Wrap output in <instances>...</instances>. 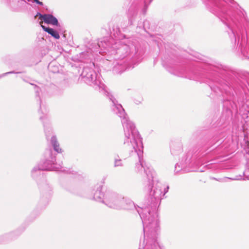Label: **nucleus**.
<instances>
[{
	"instance_id": "nucleus-1",
	"label": "nucleus",
	"mask_w": 249,
	"mask_h": 249,
	"mask_svg": "<svg viewBox=\"0 0 249 249\" xmlns=\"http://www.w3.org/2000/svg\"><path fill=\"white\" fill-rule=\"evenodd\" d=\"M190 59L193 62L188 68V79L207 83L213 91L222 98L220 121L229 120L233 114L248 119L249 73L220 64L207 63L198 53Z\"/></svg>"
},
{
	"instance_id": "nucleus-2",
	"label": "nucleus",
	"mask_w": 249,
	"mask_h": 249,
	"mask_svg": "<svg viewBox=\"0 0 249 249\" xmlns=\"http://www.w3.org/2000/svg\"><path fill=\"white\" fill-rule=\"evenodd\" d=\"M160 188V184H158L155 189L151 190L141 206H136L131 200L124 199L122 209L136 210L142 219L144 232L143 249H159L155 240L160 232L157 211L158 205L161 198Z\"/></svg>"
},
{
	"instance_id": "nucleus-3",
	"label": "nucleus",
	"mask_w": 249,
	"mask_h": 249,
	"mask_svg": "<svg viewBox=\"0 0 249 249\" xmlns=\"http://www.w3.org/2000/svg\"><path fill=\"white\" fill-rule=\"evenodd\" d=\"M121 119L124 134L123 147L130 156H137L139 162L136 163L135 171L140 174H145L149 184H150V182L154 181L155 172L147 167L143 160L142 138L134 124L129 120L127 115Z\"/></svg>"
},
{
	"instance_id": "nucleus-4",
	"label": "nucleus",
	"mask_w": 249,
	"mask_h": 249,
	"mask_svg": "<svg viewBox=\"0 0 249 249\" xmlns=\"http://www.w3.org/2000/svg\"><path fill=\"white\" fill-rule=\"evenodd\" d=\"M110 33V36L101 38L95 47L91 45L88 47L92 52L102 55H113V59H124L130 51L129 46L120 41L125 37V35L122 32Z\"/></svg>"
},
{
	"instance_id": "nucleus-5",
	"label": "nucleus",
	"mask_w": 249,
	"mask_h": 249,
	"mask_svg": "<svg viewBox=\"0 0 249 249\" xmlns=\"http://www.w3.org/2000/svg\"><path fill=\"white\" fill-rule=\"evenodd\" d=\"M239 140V136L238 138L232 136L231 142L228 144L217 136H213L208 142L207 149L198 154L195 162L197 165H202L219 158L226 157L238 148Z\"/></svg>"
},
{
	"instance_id": "nucleus-6",
	"label": "nucleus",
	"mask_w": 249,
	"mask_h": 249,
	"mask_svg": "<svg viewBox=\"0 0 249 249\" xmlns=\"http://www.w3.org/2000/svg\"><path fill=\"white\" fill-rule=\"evenodd\" d=\"M81 80L87 85L92 86L95 90L99 91L108 97L111 103L112 111L120 118L126 115L122 106L118 103L116 99L106 89V86L100 78V75L96 73L92 68L85 67L80 75Z\"/></svg>"
},
{
	"instance_id": "nucleus-7",
	"label": "nucleus",
	"mask_w": 249,
	"mask_h": 249,
	"mask_svg": "<svg viewBox=\"0 0 249 249\" xmlns=\"http://www.w3.org/2000/svg\"><path fill=\"white\" fill-rule=\"evenodd\" d=\"M65 171L62 166V161H56V157L51 149H47L44 154V158L32 171V177L37 180L43 178L44 171Z\"/></svg>"
},
{
	"instance_id": "nucleus-8",
	"label": "nucleus",
	"mask_w": 249,
	"mask_h": 249,
	"mask_svg": "<svg viewBox=\"0 0 249 249\" xmlns=\"http://www.w3.org/2000/svg\"><path fill=\"white\" fill-rule=\"evenodd\" d=\"M111 57H107L105 63L107 66L108 69L112 68V71L114 74H121L126 70L134 68L142 60V54L136 52L134 56L129 62L125 59H114L113 61L110 59Z\"/></svg>"
},
{
	"instance_id": "nucleus-9",
	"label": "nucleus",
	"mask_w": 249,
	"mask_h": 249,
	"mask_svg": "<svg viewBox=\"0 0 249 249\" xmlns=\"http://www.w3.org/2000/svg\"><path fill=\"white\" fill-rule=\"evenodd\" d=\"M231 1V0H213L212 2V12L222 20L225 19L227 24L229 25L235 23L234 18L231 15V12L228 10L226 4Z\"/></svg>"
},
{
	"instance_id": "nucleus-10",
	"label": "nucleus",
	"mask_w": 249,
	"mask_h": 249,
	"mask_svg": "<svg viewBox=\"0 0 249 249\" xmlns=\"http://www.w3.org/2000/svg\"><path fill=\"white\" fill-rule=\"evenodd\" d=\"M229 36L232 43L236 44L237 48L246 58H249V32H229Z\"/></svg>"
},
{
	"instance_id": "nucleus-11",
	"label": "nucleus",
	"mask_w": 249,
	"mask_h": 249,
	"mask_svg": "<svg viewBox=\"0 0 249 249\" xmlns=\"http://www.w3.org/2000/svg\"><path fill=\"white\" fill-rule=\"evenodd\" d=\"M105 204L110 208L121 210L124 203V197L120 194L111 191H106Z\"/></svg>"
},
{
	"instance_id": "nucleus-12",
	"label": "nucleus",
	"mask_w": 249,
	"mask_h": 249,
	"mask_svg": "<svg viewBox=\"0 0 249 249\" xmlns=\"http://www.w3.org/2000/svg\"><path fill=\"white\" fill-rule=\"evenodd\" d=\"M103 186L101 184H97L95 188V192L94 193L93 199L100 202L105 204V196L106 195V191L105 192H102Z\"/></svg>"
},
{
	"instance_id": "nucleus-13",
	"label": "nucleus",
	"mask_w": 249,
	"mask_h": 249,
	"mask_svg": "<svg viewBox=\"0 0 249 249\" xmlns=\"http://www.w3.org/2000/svg\"><path fill=\"white\" fill-rule=\"evenodd\" d=\"M240 146L243 148L244 156L247 160L246 165L249 163V141L248 134L244 133V138L242 142H240Z\"/></svg>"
},
{
	"instance_id": "nucleus-14",
	"label": "nucleus",
	"mask_w": 249,
	"mask_h": 249,
	"mask_svg": "<svg viewBox=\"0 0 249 249\" xmlns=\"http://www.w3.org/2000/svg\"><path fill=\"white\" fill-rule=\"evenodd\" d=\"M40 18L41 19V20H43L46 23L51 24L53 25H56L57 26L60 27V25L58 23V20L56 19V18L52 15H40Z\"/></svg>"
},
{
	"instance_id": "nucleus-15",
	"label": "nucleus",
	"mask_w": 249,
	"mask_h": 249,
	"mask_svg": "<svg viewBox=\"0 0 249 249\" xmlns=\"http://www.w3.org/2000/svg\"><path fill=\"white\" fill-rule=\"evenodd\" d=\"M190 154H187L185 157L184 161L182 163H177L175 166V172L177 173L179 171L181 170L182 168L185 167L187 164H189L194 160V157L189 158Z\"/></svg>"
},
{
	"instance_id": "nucleus-16",
	"label": "nucleus",
	"mask_w": 249,
	"mask_h": 249,
	"mask_svg": "<svg viewBox=\"0 0 249 249\" xmlns=\"http://www.w3.org/2000/svg\"><path fill=\"white\" fill-rule=\"evenodd\" d=\"M39 187L42 195L45 196V197L48 200L52 194V187L48 183L45 182L40 186Z\"/></svg>"
},
{
	"instance_id": "nucleus-17",
	"label": "nucleus",
	"mask_w": 249,
	"mask_h": 249,
	"mask_svg": "<svg viewBox=\"0 0 249 249\" xmlns=\"http://www.w3.org/2000/svg\"><path fill=\"white\" fill-rule=\"evenodd\" d=\"M211 179L217 180L220 182H226L228 181V179H230L231 180H244L245 178H242V176L241 175H238L235 176L234 177L232 178H229V177H223V178H215L214 177L211 178Z\"/></svg>"
},
{
	"instance_id": "nucleus-18",
	"label": "nucleus",
	"mask_w": 249,
	"mask_h": 249,
	"mask_svg": "<svg viewBox=\"0 0 249 249\" xmlns=\"http://www.w3.org/2000/svg\"><path fill=\"white\" fill-rule=\"evenodd\" d=\"M153 182H150V184H149L148 185V189L149 190V192L151 190H153V189H156V187L157 186V185L158 184H160V189H161V198L159 202V204L158 205V207L159 206L160 204V200L161 199H162V196H164L165 195L166 193H167L169 190V186H167L166 187H164V193L163 194H162V192L161 191L162 190V184L160 183V182H157L156 184H155V186H154L153 185Z\"/></svg>"
},
{
	"instance_id": "nucleus-19",
	"label": "nucleus",
	"mask_w": 249,
	"mask_h": 249,
	"mask_svg": "<svg viewBox=\"0 0 249 249\" xmlns=\"http://www.w3.org/2000/svg\"><path fill=\"white\" fill-rule=\"evenodd\" d=\"M51 143L53 148V150L58 153H61L62 149L59 147V144L55 136L51 137Z\"/></svg>"
},
{
	"instance_id": "nucleus-20",
	"label": "nucleus",
	"mask_w": 249,
	"mask_h": 249,
	"mask_svg": "<svg viewBox=\"0 0 249 249\" xmlns=\"http://www.w3.org/2000/svg\"><path fill=\"white\" fill-rule=\"evenodd\" d=\"M64 189L68 192L75 194L77 193L76 188L71 184H66L63 185Z\"/></svg>"
},
{
	"instance_id": "nucleus-21",
	"label": "nucleus",
	"mask_w": 249,
	"mask_h": 249,
	"mask_svg": "<svg viewBox=\"0 0 249 249\" xmlns=\"http://www.w3.org/2000/svg\"><path fill=\"white\" fill-rule=\"evenodd\" d=\"M124 164L122 162V160L119 159V155H117L114 157V167H123Z\"/></svg>"
},
{
	"instance_id": "nucleus-22",
	"label": "nucleus",
	"mask_w": 249,
	"mask_h": 249,
	"mask_svg": "<svg viewBox=\"0 0 249 249\" xmlns=\"http://www.w3.org/2000/svg\"><path fill=\"white\" fill-rule=\"evenodd\" d=\"M35 92H36V100L38 101V104L40 106V109H41V102L40 98L39 96V91L40 90V89L38 86H37L36 85H35Z\"/></svg>"
},
{
	"instance_id": "nucleus-23",
	"label": "nucleus",
	"mask_w": 249,
	"mask_h": 249,
	"mask_svg": "<svg viewBox=\"0 0 249 249\" xmlns=\"http://www.w3.org/2000/svg\"><path fill=\"white\" fill-rule=\"evenodd\" d=\"M241 176V175H240ZM242 178H244L245 179L249 180V163L246 165V169L243 172L242 175Z\"/></svg>"
},
{
	"instance_id": "nucleus-24",
	"label": "nucleus",
	"mask_w": 249,
	"mask_h": 249,
	"mask_svg": "<svg viewBox=\"0 0 249 249\" xmlns=\"http://www.w3.org/2000/svg\"><path fill=\"white\" fill-rule=\"evenodd\" d=\"M44 127V132L46 135V139L48 140L51 137V132H52V129L50 127H48L44 124H43Z\"/></svg>"
},
{
	"instance_id": "nucleus-25",
	"label": "nucleus",
	"mask_w": 249,
	"mask_h": 249,
	"mask_svg": "<svg viewBox=\"0 0 249 249\" xmlns=\"http://www.w3.org/2000/svg\"><path fill=\"white\" fill-rule=\"evenodd\" d=\"M48 34H50L52 36L56 39H59L60 37L59 33H61V34L63 35V36L65 37L64 33L65 32H47Z\"/></svg>"
},
{
	"instance_id": "nucleus-26",
	"label": "nucleus",
	"mask_w": 249,
	"mask_h": 249,
	"mask_svg": "<svg viewBox=\"0 0 249 249\" xmlns=\"http://www.w3.org/2000/svg\"><path fill=\"white\" fill-rule=\"evenodd\" d=\"M21 73V72H20V71H18V72H16L15 71H9V72H5V73H4L2 74H1L0 75V78H1L3 76H6L9 74H12V73Z\"/></svg>"
},
{
	"instance_id": "nucleus-27",
	"label": "nucleus",
	"mask_w": 249,
	"mask_h": 249,
	"mask_svg": "<svg viewBox=\"0 0 249 249\" xmlns=\"http://www.w3.org/2000/svg\"><path fill=\"white\" fill-rule=\"evenodd\" d=\"M42 27L43 28L44 31H55L53 29L50 28H44L43 26L42 25Z\"/></svg>"
},
{
	"instance_id": "nucleus-28",
	"label": "nucleus",
	"mask_w": 249,
	"mask_h": 249,
	"mask_svg": "<svg viewBox=\"0 0 249 249\" xmlns=\"http://www.w3.org/2000/svg\"><path fill=\"white\" fill-rule=\"evenodd\" d=\"M35 2H36V3L40 5H43V3L42 2H40L38 0H34Z\"/></svg>"
},
{
	"instance_id": "nucleus-29",
	"label": "nucleus",
	"mask_w": 249,
	"mask_h": 249,
	"mask_svg": "<svg viewBox=\"0 0 249 249\" xmlns=\"http://www.w3.org/2000/svg\"><path fill=\"white\" fill-rule=\"evenodd\" d=\"M53 66V63H51L49 64L48 68L51 70V68Z\"/></svg>"
},
{
	"instance_id": "nucleus-30",
	"label": "nucleus",
	"mask_w": 249,
	"mask_h": 249,
	"mask_svg": "<svg viewBox=\"0 0 249 249\" xmlns=\"http://www.w3.org/2000/svg\"><path fill=\"white\" fill-rule=\"evenodd\" d=\"M44 117L43 116H40V119L42 120L43 119Z\"/></svg>"
},
{
	"instance_id": "nucleus-31",
	"label": "nucleus",
	"mask_w": 249,
	"mask_h": 249,
	"mask_svg": "<svg viewBox=\"0 0 249 249\" xmlns=\"http://www.w3.org/2000/svg\"><path fill=\"white\" fill-rule=\"evenodd\" d=\"M28 83H29L30 84L32 85H34L35 86V85L34 84L30 83V82H28Z\"/></svg>"
},
{
	"instance_id": "nucleus-32",
	"label": "nucleus",
	"mask_w": 249,
	"mask_h": 249,
	"mask_svg": "<svg viewBox=\"0 0 249 249\" xmlns=\"http://www.w3.org/2000/svg\"><path fill=\"white\" fill-rule=\"evenodd\" d=\"M23 81H25V82H28L27 81H26V80L25 79H23Z\"/></svg>"
},
{
	"instance_id": "nucleus-33",
	"label": "nucleus",
	"mask_w": 249,
	"mask_h": 249,
	"mask_svg": "<svg viewBox=\"0 0 249 249\" xmlns=\"http://www.w3.org/2000/svg\"><path fill=\"white\" fill-rule=\"evenodd\" d=\"M220 123V122L217 124L215 125V127L217 126H219V124Z\"/></svg>"
},
{
	"instance_id": "nucleus-34",
	"label": "nucleus",
	"mask_w": 249,
	"mask_h": 249,
	"mask_svg": "<svg viewBox=\"0 0 249 249\" xmlns=\"http://www.w3.org/2000/svg\"><path fill=\"white\" fill-rule=\"evenodd\" d=\"M53 71V72H55V70H54V71Z\"/></svg>"
},
{
	"instance_id": "nucleus-35",
	"label": "nucleus",
	"mask_w": 249,
	"mask_h": 249,
	"mask_svg": "<svg viewBox=\"0 0 249 249\" xmlns=\"http://www.w3.org/2000/svg\"><path fill=\"white\" fill-rule=\"evenodd\" d=\"M171 154H173V151L171 150Z\"/></svg>"
},
{
	"instance_id": "nucleus-36",
	"label": "nucleus",
	"mask_w": 249,
	"mask_h": 249,
	"mask_svg": "<svg viewBox=\"0 0 249 249\" xmlns=\"http://www.w3.org/2000/svg\"><path fill=\"white\" fill-rule=\"evenodd\" d=\"M242 14H244V12L242 11H241Z\"/></svg>"
}]
</instances>
